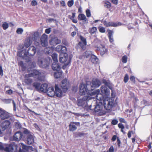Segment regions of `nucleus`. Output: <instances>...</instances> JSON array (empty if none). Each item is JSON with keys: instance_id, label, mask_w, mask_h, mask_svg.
Returning a JSON list of instances; mask_svg holds the SVG:
<instances>
[{"instance_id": "obj_1", "label": "nucleus", "mask_w": 152, "mask_h": 152, "mask_svg": "<svg viewBox=\"0 0 152 152\" xmlns=\"http://www.w3.org/2000/svg\"><path fill=\"white\" fill-rule=\"evenodd\" d=\"M103 104L104 107L102 102L100 101L98 103H96L95 105H91L89 108L91 110H94L99 115H102L106 113L105 109L109 110L114 106L115 104L114 99L107 97L103 100Z\"/></svg>"}, {"instance_id": "obj_2", "label": "nucleus", "mask_w": 152, "mask_h": 152, "mask_svg": "<svg viewBox=\"0 0 152 152\" xmlns=\"http://www.w3.org/2000/svg\"><path fill=\"white\" fill-rule=\"evenodd\" d=\"M32 77L37 78L40 81H44L45 80V75L44 72L34 70L31 73L25 75V83L28 85L31 84L32 82V80L30 77Z\"/></svg>"}, {"instance_id": "obj_3", "label": "nucleus", "mask_w": 152, "mask_h": 152, "mask_svg": "<svg viewBox=\"0 0 152 152\" xmlns=\"http://www.w3.org/2000/svg\"><path fill=\"white\" fill-rule=\"evenodd\" d=\"M93 89L92 88V86L88 83L85 84L81 83L80 85L79 94L81 95L87 94L86 96L91 95V92Z\"/></svg>"}, {"instance_id": "obj_4", "label": "nucleus", "mask_w": 152, "mask_h": 152, "mask_svg": "<svg viewBox=\"0 0 152 152\" xmlns=\"http://www.w3.org/2000/svg\"><path fill=\"white\" fill-rule=\"evenodd\" d=\"M94 97L91 95L85 96L83 98L78 99L77 101V104L79 106L86 107L87 106V101L92 99Z\"/></svg>"}, {"instance_id": "obj_5", "label": "nucleus", "mask_w": 152, "mask_h": 152, "mask_svg": "<svg viewBox=\"0 0 152 152\" xmlns=\"http://www.w3.org/2000/svg\"><path fill=\"white\" fill-rule=\"evenodd\" d=\"M71 58L69 57L66 54H61L60 55L59 61L60 62L64 64L65 65H68L71 62Z\"/></svg>"}, {"instance_id": "obj_6", "label": "nucleus", "mask_w": 152, "mask_h": 152, "mask_svg": "<svg viewBox=\"0 0 152 152\" xmlns=\"http://www.w3.org/2000/svg\"><path fill=\"white\" fill-rule=\"evenodd\" d=\"M48 58H39L38 59V64L39 66L42 68H46L49 66V63Z\"/></svg>"}, {"instance_id": "obj_7", "label": "nucleus", "mask_w": 152, "mask_h": 152, "mask_svg": "<svg viewBox=\"0 0 152 152\" xmlns=\"http://www.w3.org/2000/svg\"><path fill=\"white\" fill-rule=\"evenodd\" d=\"M96 95V98L97 100L101 101L103 100L104 98L103 95L100 93L99 89H97L91 92V96H92V95Z\"/></svg>"}, {"instance_id": "obj_8", "label": "nucleus", "mask_w": 152, "mask_h": 152, "mask_svg": "<svg viewBox=\"0 0 152 152\" xmlns=\"http://www.w3.org/2000/svg\"><path fill=\"white\" fill-rule=\"evenodd\" d=\"M17 145L13 144L6 147L5 151L7 152H17Z\"/></svg>"}, {"instance_id": "obj_9", "label": "nucleus", "mask_w": 152, "mask_h": 152, "mask_svg": "<svg viewBox=\"0 0 152 152\" xmlns=\"http://www.w3.org/2000/svg\"><path fill=\"white\" fill-rule=\"evenodd\" d=\"M103 24L104 26L107 27L113 26V27H117L118 26H121V24L119 22H117L114 23L113 22H107L106 21H104L103 22Z\"/></svg>"}, {"instance_id": "obj_10", "label": "nucleus", "mask_w": 152, "mask_h": 152, "mask_svg": "<svg viewBox=\"0 0 152 152\" xmlns=\"http://www.w3.org/2000/svg\"><path fill=\"white\" fill-rule=\"evenodd\" d=\"M41 43L42 46L46 47L48 45V36L45 34H43L41 38Z\"/></svg>"}, {"instance_id": "obj_11", "label": "nucleus", "mask_w": 152, "mask_h": 152, "mask_svg": "<svg viewBox=\"0 0 152 152\" xmlns=\"http://www.w3.org/2000/svg\"><path fill=\"white\" fill-rule=\"evenodd\" d=\"M61 40L56 37L53 36L51 37L49 40L50 43L51 45H54L60 44L61 42Z\"/></svg>"}, {"instance_id": "obj_12", "label": "nucleus", "mask_w": 152, "mask_h": 152, "mask_svg": "<svg viewBox=\"0 0 152 152\" xmlns=\"http://www.w3.org/2000/svg\"><path fill=\"white\" fill-rule=\"evenodd\" d=\"M36 51L35 48L34 46H31L28 48L27 53H26L24 54L26 56L28 55L31 56H33L34 55Z\"/></svg>"}, {"instance_id": "obj_13", "label": "nucleus", "mask_w": 152, "mask_h": 152, "mask_svg": "<svg viewBox=\"0 0 152 152\" xmlns=\"http://www.w3.org/2000/svg\"><path fill=\"white\" fill-rule=\"evenodd\" d=\"M69 82L66 79H64L61 82V86L64 92H66L68 89Z\"/></svg>"}, {"instance_id": "obj_14", "label": "nucleus", "mask_w": 152, "mask_h": 152, "mask_svg": "<svg viewBox=\"0 0 152 152\" xmlns=\"http://www.w3.org/2000/svg\"><path fill=\"white\" fill-rule=\"evenodd\" d=\"M90 85L92 86V88L93 87H98L101 84V82L98 80L96 79H94L91 83L90 82H87Z\"/></svg>"}, {"instance_id": "obj_15", "label": "nucleus", "mask_w": 152, "mask_h": 152, "mask_svg": "<svg viewBox=\"0 0 152 152\" xmlns=\"http://www.w3.org/2000/svg\"><path fill=\"white\" fill-rule=\"evenodd\" d=\"M76 126H79L80 123L77 122H71L69 126V128L70 131H73L76 130L77 129Z\"/></svg>"}, {"instance_id": "obj_16", "label": "nucleus", "mask_w": 152, "mask_h": 152, "mask_svg": "<svg viewBox=\"0 0 152 152\" xmlns=\"http://www.w3.org/2000/svg\"><path fill=\"white\" fill-rule=\"evenodd\" d=\"M32 39L34 41L35 44L36 45H38L39 43L37 41L39 39L38 32L37 31L34 32L32 33Z\"/></svg>"}, {"instance_id": "obj_17", "label": "nucleus", "mask_w": 152, "mask_h": 152, "mask_svg": "<svg viewBox=\"0 0 152 152\" xmlns=\"http://www.w3.org/2000/svg\"><path fill=\"white\" fill-rule=\"evenodd\" d=\"M9 117V113L6 111L0 109V118L4 120L8 118Z\"/></svg>"}, {"instance_id": "obj_18", "label": "nucleus", "mask_w": 152, "mask_h": 152, "mask_svg": "<svg viewBox=\"0 0 152 152\" xmlns=\"http://www.w3.org/2000/svg\"><path fill=\"white\" fill-rule=\"evenodd\" d=\"M96 47L97 48V50H99L100 52V54L102 56L104 54L107 53V50L105 48V46L104 45H101L100 46L98 47L96 46Z\"/></svg>"}, {"instance_id": "obj_19", "label": "nucleus", "mask_w": 152, "mask_h": 152, "mask_svg": "<svg viewBox=\"0 0 152 152\" xmlns=\"http://www.w3.org/2000/svg\"><path fill=\"white\" fill-rule=\"evenodd\" d=\"M47 95L50 97H53L55 95V91L53 87H49L47 89L46 92Z\"/></svg>"}, {"instance_id": "obj_20", "label": "nucleus", "mask_w": 152, "mask_h": 152, "mask_svg": "<svg viewBox=\"0 0 152 152\" xmlns=\"http://www.w3.org/2000/svg\"><path fill=\"white\" fill-rule=\"evenodd\" d=\"M101 92L103 94L107 96L110 95V90L106 86H102L101 87Z\"/></svg>"}, {"instance_id": "obj_21", "label": "nucleus", "mask_w": 152, "mask_h": 152, "mask_svg": "<svg viewBox=\"0 0 152 152\" xmlns=\"http://www.w3.org/2000/svg\"><path fill=\"white\" fill-rule=\"evenodd\" d=\"M10 124V122L7 120L3 121L1 125V127L2 131H4L7 128Z\"/></svg>"}, {"instance_id": "obj_22", "label": "nucleus", "mask_w": 152, "mask_h": 152, "mask_svg": "<svg viewBox=\"0 0 152 152\" xmlns=\"http://www.w3.org/2000/svg\"><path fill=\"white\" fill-rule=\"evenodd\" d=\"M55 95L56 96L58 97H61L62 94V92L61 90L59 88L58 86L57 85H55Z\"/></svg>"}, {"instance_id": "obj_23", "label": "nucleus", "mask_w": 152, "mask_h": 152, "mask_svg": "<svg viewBox=\"0 0 152 152\" xmlns=\"http://www.w3.org/2000/svg\"><path fill=\"white\" fill-rule=\"evenodd\" d=\"M22 135L21 132H18L14 134L13 139L16 141H19L21 139Z\"/></svg>"}, {"instance_id": "obj_24", "label": "nucleus", "mask_w": 152, "mask_h": 152, "mask_svg": "<svg viewBox=\"0 0 152 152\" xmlns=\"http://www.w3.org/2000/svg\"><path fill=\"white\" fill-rule=\"evenodd\" d=\"M20 148L19 152H28V148L23 143H20Z\"/></svg>"}, {"instance_id": "obj_25", "label": "nucleus", "mask_w": 152, "mask_h": 152, "mask_svg": "<svg viewBox=\"0 0 152 152\" xmlns=\"http://www.w3.org/2000/svg\"><path fill=\"white\" fill-rule=\"evenodd\" d=\"M48 85L46 83L42 84L40 86L38 91L45 93L47 90Z\"/></svg>"}, {"instance_id": "obj_26", "label": "nucleus", "mask_w": 152, "mask_h": 152, "mask_svg": "<svg viewBox=\"0 0 152 152\" xmlns=\"http://www.w3.org/2000/svg\"><path fill=\"white\" fill-rule=\"evenodd\" d=\"M26 141L28 144L29 145L32 144L34 142V139L33 136L31 134L28 135L27 136Z\"/></svg>"}, {"instance_id": "obj_27", "label": "nucleus", "mask_w": 152, "mask_h": 152, "mask_svg": "<svg viewBox=\"0 0 152 152\" xmlns=\"http://www.w3.org/2000/svg\"><path fill=\"white\" fill-rule=\"evenodd\" d=\"M57 63L53 62L52 64V68L54 70L59 71L60 69V66Z\"/></svg>"}, {"instance_id": "obj_28", "label": "nucleus", "mask_w": 152, "mask_h": 152, "mask_svg": "<svg viewBox=\"0 0 152 152\" xmlns=\"http://www.w3.org/2000/svg\"><path fill=\"white\" fill-rule=\"evenodd\" d=\"M78 19L80 20H83L84 22L87 23L88 20L86 16L83 14H81L78 15Z\"/></svg>"}, {"instance_id": "obj_29", "label": "nucleus", "mask_w": 152, "mask_h": 152, "mask_svg": "<svg viewBox=\"0 0 152 152\" xmlns=\"http://www.w3.org/2000/svg\"><path fill=\"white\" fill-rule=\"evenodd\" d=\"M113 31L110 30L108 32V36L110 42L113 43L114 42V39L113 36Z\"/></svg>"}, {"instance_id": "obj_30", "label": "nucleus", "mask_w": 152, "mask_h": 152, "mask_svg": "<svg viewBox=\"0 0 152 152\" xmlns=\"http://www.w3.org/2000/svg\"><path fill=\"white\" fill-rule=\"evenodd\" d=\"M97 31V28L95 27L90 28L88 30L89 32L91 34L96 33Z\"/></svg>"}, {"instance_id": "obj_31", "label": "nucleus", "mask_w": 152, "mask_h": 152, "mask_svg": "<svg viewBox=\"0 0 152 152\" xmlns=\"http://www.w3.org/2000/svg\"><path fill=\"white\" fill-rule=\"evenodd\" d=\"M91 60L93 63H96L98 61V58L95 55H92L91 56Z\"/></svg>"}, {"instance_id": "obj_32", "label": "nucleus", "mask_w": 152, "mask_h": 152, "mask_svg": "<svg viewBox=\"0 0 152 152\" xmlns=\"http://www.w3.org/2000/svg\"><path fill=\"white\" fill-rule=\"evenodd\" d=\"M103 83L106 86H108L109 88L111 87V84L109 80H107L105 79H103L102 80Z\"/></svg>"}, {"instance_id": "obj_33", "label": "nucleus", "mask_w": 152, "mask_h": 152, "mask_svg": "<svg viewBox=\"0 0 152 152\" xmlns=\"http://www.w3.org/2000/svg\"><path fill=\"white\" fill-rule=\"evenodd\" d=\"M62 75V72L61 71H57L54 72V76L55 77L58 78L61 77Z\"/></svg>"}, {"instance_id": "obj_34", "label": "nucleus", "mask_w": 152, "mask_h": 152, "mask_svg": "<svg viewBox=\"0 0 152 152\" xmlns=\"http://www.w3.org/2000/svg\"><path fill=\"white\" fill-rule=\"evenodd\" d=\"M40 84L39 83L37 82H35L33 84V86L36 89L39 91L40 87Z\"/></svg>"}, {"instance_id": "obj_35", "label": "nucleus", "mask_w": 152, "mask_h": 152, "mask_svg": "<svg viewBox=\"0 0 152 152\" xmlns=\"http://www.w3.org/2000/svg\"><path fill=\"white\" fill-rule=\"evenodd\" d=\"M52 57L53 61H54V62H58L57 54L56 53L53 54L52 55Z\"/></svg>"}, {"instance_id": "obj_36", "label": "nucleus", "mask_w": 152, "mask_h": 152, "mask_svg": "<svg viewBox=\"0 0 152 152\" xmlns=\"http://www.w3.org/2000/svg\"><path fill=\"white\" fill-rule=\"evenodd\" d=\"M91 52L90 51H86L83 54L84 57L87 58L91 54Z\"/></svg>"}, {"instance_id": "obj_37", "label": "nucleus", "mask_w": 152, "mask_h": 152, "mask_svg": "<svg viewBox=\"0 0 152 152\" xmlns=\"http://www.w3.org/2000/svg\"><path fill=\"white\" fill-rule=\"evenodd\" d=\"M2 26L3 29L5 30L8 28L9 25L7 23L4 22L2 25Z\"/></svg>"}, {"instance_id": "obj_38", "label": "nucleus", "mask_w": 152, "mask_h": 152, "mask_svg": "<svg viewBox=\"0 0 152 152\" xmlns=\"http://www.w3.org/2000/svg\"><path fill=\"white\" fill-rule=\"evenodd\" d=\"M80 39L82 42L83 45H86V39L81 36L80 37Z\"/></svg>"}, {"instance_id": "obj_39", "label": "nucleus", "mask_w": 152, "mask_h": 152, "mask_svg": "<svg viewBox=\"0 0 152 152\" xmlns=\"http://www.w3.org/2000/svg\"><path fill=\"white\" fill-rule=\"evenodd\" d=\"M99 32L101 33H104L105 32V29L104 28L100 26L98 28Z\"/></svg>"}, {"instance_id": "obj_40", "label": "nucleus", "mask_w": 152, "mask_h": 152, "mask_svg": "<svg viewBox=\"0 0 152 152\" xmlns=\"http://www.w3.org/2000/svg\"><path fill=\"white\" fill-rule=\"evenodd\" d=\"M74 4V0H70L68 1L67 3V5L69 7H72Z\"/></svg>"}, {"instance_id": "obj_41", "label": "nucleus", "mask_w": 152, "mask_h": 152, "mask_svg": "<svg viewBox=\"0 0 152 152\" xmlns=\"http://www.w3.org/2000/svg\"><path fill=\"white\" fill-rule=\"evenodd\" d=\"M23 32V30L21 28H19L17 29L16 32L18 34H22Z\"/></svg>"}, {"instance_id": "obj_42", "label": "nucleus", "mask_w": 152, "mask_h": 152, "mask_svg": "<svg viewBox=\"0 0 152 152\" xmlns=\"http://www.w3.org/2000/svg\"><path fill=\"white\" fill-rule=\"evenodd\" d=\"M61 49H62V45H58L56 48V50L58 52L61 51Z\"/></svg>"}, {"instance_id": "obj_43", "label": "nucleus", "mask_w": 152, "mask_h": 152, "mask_svg": "<svg viewBox=\"0 0 152 152\" xmlns=\"http://www.w3.org/2000/svg\"><path fill=\"white\" fill-rule=\"evenodd\" d=\"M104 6L107 8H109L110 7L111 4L108 1H105L104 3Z\"/></svg>"}, {"instance_id": "obj_44", "label": "nucleus", "mask_w": 152, "mask_h": 152, "mask_svg": "<svg viewBox=\"0 0 152 152\" xmlns=\"http://www.w3.org/2000/svg\"><path fill=\"white\" fill-rule=\"evenodd\" d=\"M18 64L22 68H23V70L26 69V67L24 66L23 62L22 61H19L18 62Z\"/></svg>"}, {"instance_id": "obj_45", "label": "nucleus", "mask_w": 152, "mask_h": 152, "mask_svg": "<svg viewBox=\"0 0 152 152\" xmlns=\"http://www.w3.org/2000/svg\"><path fill=\"white\" fill-rule=\"evenodd\" d=\"M127 57L125 56L122 58V60L123 63H125L127 62Z\"/></svg>"}, {"instance_id": "obj_46", "label": "nucleus", "mask_w": 152, "mask_h": 152, "mask_svg": "<svg viewBox=\"0 0 152 152\" xmlns=\"http://www.w3.org/2000/svg\"><path fill=\"white\" fill-rule=\"evenodd\" d=\"M75 16V13L73 12L72 13V16H71V15H69L68 16V18L71 20H72V19H73L74 18Z\"/></svg>"}, {"instance_id": "obj_47", "label": "nucleus", "mask_w": 152, "mask_h": 152, "mask_svg": "<svg viewBox=\"0 0 152 152\" xmlns=\"http://www.w3.org/2000/svg\"><path fill=\"white\" fill-rule=\"evenodd\" d=\"M129 79V76L127 74H126L124 78V81L125 83H127Z\"/></svg>"}, {"instance_id": "obj_48", "label": "nucleus", "mask_w": 152, "mask_h": 152, "mask_svg": "<svg viewBox=\"0 0 152 152\" xmlns=\"http://www.w3.org/2000/svg\"><path fill=\"white\" fill-rule=\"evenodd\" d=\"M118 121L116 119H113L111 122V124L113 125H115L117 124L118 123Z\"/></svg>"}, {"instance_id": "obj_49", "label": "nucleus", "mask_w": 152, "mask_h": 152, "mask_svg": "<svg viewBox=\"0 0 152 152\" xmlns=\"http://www.w3.org/2000/svg\"><path fill=\"white\" fill-rule=\"evenodd\" d=\"M86 16L87 17H89L91 16V13H90V11L89 10L87 9L86 10Z\"/></svg>"}, {"instance_id": "obj_50", "label": "nucleus", "mask_w": 152, "mask_h": 152, "mask_svg": "<svg viewBox=\"0 0 152 152\" xmlns=\"http://www.w3.org/2000/svg\"><path fill=\"white\" fill-rule=\"evenodd\" d=\"M31 4L32 6H35L37 4V3L36 1L33 0L31 2Z\"/></svg>"}, {"instance_id": "obj_51", "label": "nucleus", "mask_w": 152, "mask_h": 152, "mask_svg": "<svg viewBox=\"0 0 152 152\" xmlns=\"http://www.w3.org/2000/svg\"><path fill=\"white\" fill-rule=\"evenodd\" d=\"M28 149L32 151H34L35 152H37V151L36 148H33L31 146L29 147Z\"/></svg>"}, {"instance_id": "obj_52", "label": "nucleus", "mask_w": 152, "mask_h": 152, "mask_svg": "<svg viewBox=\"0 0 152 152\" xmlns=\"http://www.w3.org/2000/svg\"><path fill=\"white\" fill-rule=\"evenodd\" d=\"M118 127L121 129H124V127L122 124L119 123L118 125Z\"/></svg>"}, {"instance_id": "obj_53", "label": "nucleus", "mask_w": 152, "mask_h": 152, "mask_svg": "<svg viewBox=\"0 0 152 152\" xmlns=\"http://www.w3.org/2000/svg\"><path fill=\"white\" fill-rule=\"evenodd\" d=\"M66 48L65 47L62 46V49H61V51L62 52L64 53H65L66 52Z\"/></svg>"}, {"instance_id": "obj_54", "label": "nucleus", "mask_w": 152, "mask_h": 152, "mask_svg": "<svg viewBox=\"0 0 152 152\" xmlns=\"http://www.w3.org/2000/svg\"><path fill=\"white\" fill-rule=\"evenodd\" d=\"M76 137H80L83 135V133H77L75 134Z\"/></svg>"}, {"instance_id": "obj_55", "label": "nucleus", "mask_w": 152, "mask_h": 152, "mask_svg": "<svg viewBox=\"0 0 152 152\" xmlns=\"http://www.w3.org/2000/svg\"><path fill=\"white\" fill-rule=\"evenodd\" d=\"M0 75L1 76H3V70L2 69L1 66L0 64Z\"/></svg>"}, {"instance_id": "obj_56", "label": "nucleus", "mask_w": 152, "mask_h": 152, "mask_svg": "<svg viewBox=\"0 0 152 152\" xmlns=\"http://www.w3.org/2000/svg\"><path fill=\"white\" fill-rule=\"evenodd\" d=\"M114 149L113 146H110L109 150V152H114Z\"/></svg>"}, {"instance_id": "obj_57", "label": "nucleus", "mask_w": 152, "mask_h": 152, "mask_svg": "<svg viewBox=\"0 0 152 152\" xmlns=\"http://www.w3.org/2000/svg\"><path fill=\"white\" fill-rule=\"evenodd\" d=\"M51 31V28H49L48 29H46L45 30V32L46 33L49 34Z\"/></svg>"}, {"instance_id": "obj_58", "label": "nucleus", "mask_w": 152, "mask_h": 152, "mask_svg": "<svg viewBox=\"0 0 152 152\" xmlns=\"http://www.w3.org/2000/svg\"><path fill=\"white\" fill-rule=\"evenodd\" d=\"M60 4L63 7H64L66 5L64 1H61Z\"/></svg>"}, {"instance_id": "obj_59", "label": "nucleus", "mask_w": 152, "mask_h": 152, "mask_svg": "<svg viewBox=\"0 0 152 152\" xmlns=\"http://www.w3.org/2000/svg\"><path fill=\"white\" fill-rule=\"evenodd\" d=\"M30 44H31L29 42V41H28V42L27 41L25 43V46L26 47H28L30 45Z\"/></svg>"}, {"instance_id": "obj_60", "label": "nucleus", "mask_w": 152, "mask_h": 152, "mask_svg": "<svg viewBox=\"0 0 152 152\" xmlns=\"http://www.w3.org/2000/svg\"><path fill=\"white\" fill-rule=\"evenodd\" d=\"M12 100L10 99H6L4 101V102L6 104H9L10 103Z\"/></svg>"}, {"instance_id": "obj_61", "label": "nucleus", "mask_w": 152, "mask_h": 152, "mask_svg": "<svg viewBox=\"0 0 152 152\" xmlns=\"http://www.w3.org/2000/svg\"><path fill=\"white\" fill-rule=\"evenodd\" d=\"M119 121L121 122L126 123V122L125 121L124 118H121L119 119Z\"/></svg>"}, {"instance_id": "obj_62", "label": "nucleus", "mask_w": 152, "mask_h": 152, "mask_svg": "<svg viewBox=\"0 0 152 152\" xmlns=\"http://www.w3.org/2000/svg\"><path fill=\"white\" fill-rule=\"evenodd\" d=\"M130 80L131 81H134L135 77L134 76H131L130 77Z\"/></svg>"}, {"instance_id": "obj_63", "label": "nucleus", "mask_w": 152, "mask_h": 152, "mask_svg": "<svg viewBox=\"0 0 152 152\" xmlns=\"http://www.w3.org/2000/svg\"><path fill=\"white\" fill-rule=\"evenodd\" d=\"M116 137H117V136L116 135H114L113 137H112V141H115L116 140Z\"/></svg>"}, {"instance_id": "obj_64", "label": "nucleus", "mask_w": 152, "mask_h": 152, "mask_svg": "<svg viewBox=\"0 0 152 152\" xmlns=\"http://www.w3.org/2000/svg\"><path fill=\"white\" fill-rule=\"evenodd\" d=\"M7 93H8L9 94H11L12 93V90H9L7 91Z\"/></svg>"}]
</instances>
